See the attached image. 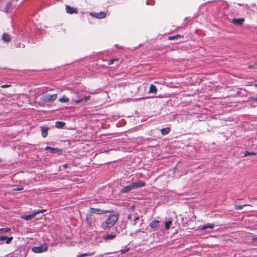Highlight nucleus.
<instances>
[{
	"mask_svg": "<svg viewBox=\"0 0 257 257\" xmlns=\"http://www.w3.org/2000/svg\"><path fill=\"white\" fill-rule=\"evenodd\" d=\"M118 218V217L117 214L109 215L105 220L101 223V227L104 229L110 228L115 224Z\"/></svg>",
	"mask_w": 257,
	"mask_h": 257,
	"instance_id": "nucleus-1",
	"label": "nucleus"
},
{
	"mask_svg": "<svg viewBox=\"0 0 257 257\" xmlns=\"http://www.w3.org/2000/svg\"><path fill=\"white\" fill-rule=\"evenodd\" d=\"M144 185V182L142 181H138L124 187L121 189L120 192L123 193H127L131 190L136 189L139 187H143Z\"/></svg>",
	"mask_w": 257,
	"mask_h": 257,
	"instance_id": "nucleus-2",
	"label": "nucleus"
},
{
	"mask_svg": "<svg viewBox=\"0 0 257 257\" xmlns=\"http://www.w3.org/2000/svg\"><path fill=\"white\" fill-rule=\"evenodd\" d=\"M48 245L46 243L41 244L39 246H34L32 247V250L37 253H42L46 251L48 249Z\"/></svg>",
	"mask_w": 257,
	"mask_h": 257,
	"instance_id": "nucleus-3",
	"label": "nucleus"
},
{
	"mask_svg": "<svg viewBox=\"0 0 257 257\" xmlns=\"http://www.w3.org/2000/svg\"><path fill=\"white\" fill-rule=\"evenodd\" d=\"M57 96V94H54L53 95H51L49 94H46L45 95H43L41 97V100L45 102H52L54 101L56 99Z\"/></svg>",
	"mask_w": 257,
	"mask_h": 257,
	"instance_id": "nucleus-4",
	"label": "nucleus"
},
{
	"mask_svg": "<svg viewBox=\"0 0 257 257\" xmlns=\"http://www.w3.org/2000/svg\"><path fill=\"white\" fill-rule=\"evenodd\" d=\"M65 10L66 12L69 14H77L78 13V10L77 8L71 7L68 5L66 6Z\"/></svg>",
	"mask_w": 257,
	"mask_h": 257,
	"instance_id": "nucleus-5",
	"label": "nucleus"
},
{
	"mask_svg": "<svg viewBox=\"0 0 257 257\" xmlns=\"http://www.w3.org/2000/svg\"><path fill=\"white\" fill-rule=\"evenodd\" d=\"M108 212V211L105 210H100L97 208H91L90 211L89 212L92 213V215H93V214L94 213L97 214H101L105 213Z\"/></svg>",
	"mask_w": 257,
	"mask_h": 257,
	"instance_id": "nucleus-6",
	"label": "nucleus"
},
{
	"mask_svg": "<svg viewBox=\"0 0 257 257\" xmlns=\"http://www.w3.org/2000/svg\"><path fill=\"white\" fill-rule=\"evenodd\" d=\"M90 15L97 19L104 18L106 16L105 13L102 12L98 13H90Z\"/></svg>",
	"mask_w": 257,
	"mask_h": 257,
	"instance_id": "nucleus-7",
	"label": "nucleus"
},
{
	"mask_svg": "<svg viewBox=\"0 0 257 257\" xmlns=\"http://www.w3.org/2000/svg\"><path fill=\"white\" fill-rule=\"evenodd\" d=\"M13 239V237L12 236H0V241H5L7 244L10 243Z\"/></svg>",
	"mask_w": 257,
	"mask_h": 257,
	"instance_id": "nucleus-8",
	"label": "nucleus"
},
{
	"mask_svg": "<svg viewBox=\"0 0 257 257\" xmlns=\"http://www.w3.org/2000/svg\"><path fill=\"white\" fill-rule=\"evenodd\" d=\"M244 22V19L238 18V19H233L231 22L236 25H241Z\"/></svg>",
	"mask_w": 257,
	"mask_h": 257,
	"instance_id": "nucleus-9",
	"label": "nucleus"
},
{
	"mask_svg": "<svg viewBox=\"0 0 257 257\" xmlns=\"http://www.w3.org/2000/svg\"><path fill=\"white\" fill-rule=\"evenodd\" d=\"M90 97V96H85L82 99L75 100L74 102L75 104H79L80 103H85L89 99Z\"/></svg>",
	"mask_w": 257,
	"mask_h": 257,
	"instance_id": "nucleus-10",
	"label": "nucleus"
},
{
	"mask_svg": "<svg viewBox=\"0 0 257 257\" xmlns=\"http://www.w3.org/2000/svg\"><path fill=\"white\" fill-rule=\"evenodd\" d=\"M48 127L45 126H41V131L43 137L45 138L48 135Z\"/></svg>",
	"mask_w": 257,
	"mask_h": 257,
	"instance_id": "nucleus-11",
	"label": "nucleus"
},
{
	"mask_svg": "<svg viewBox=\"0 0 257 257\" xmlns=\"http://www.w3.org/2000/svg\"><path fill=\"white\" fill-rule=\"evenodd\" d=\"M93 219H94V216L92 214V213L89 212L86 216V220L87 222L91 225Z\"/></svg>",
	"mask_w": 257,
	"mask_h": 257,
	"instance_id": "nucleus-12",
	"label": "nucleus"
},
{
	"mask_svg": "<svg viewBox=\"0 0 257 257\" xmlns=\"http://www.w3.org/2000/svg\"><path fill=\"white\" fill-rule=\"evenodd\" d=\"M116 235L115 234H108L103 236V239L105 241L108 240H112L115 237Z\"/></svg>",
	"mask_w": 257,
	"mask_h": 257,
	"instance_id": "nucleus-13",
	"label": "nucleus"
},
{
	"mask_svg": "<svg viewBox=\"0 0 257 257\" xmlns=\"http://www.w3.org/2000/svg\"><path fill=\"white\" fill-rule=\"evenodd\" d=\"M157 89L156 87L154 85L151 84L150 86L148 93L156 94L157 93Z\"/></svg>",
	"mask_w": 257,
	"mask_h": 257,
	"instance_id": "nucleus-14",
	"label": "nucleus"
},
{
	"mask_svg": "<svg viewBox=\"0 0 257 257\" xmlns=\"http://www.w3.org/2000/svg\"><path fill=\"white\" fill-rule=\"evenodd\" d=\"M159 221L157 220H153L150 223V226L152 228H156L159 225Z\"/></svg>",
	"mask_w": 257,
	"mask_h": 257,
	"instance_id": "nucleus-15",
	"label": "nucleus"
},
{
	"mask_svg": "<svg viewBox=\"0 0 257 257\" xmlns=\"http://www.w3.org/2000/svg\"><path fill=\"white\" fill-rule=\"evenodd\" d=\"M35 217V214H34V213H33L32 214H30V215H23L21 217H22V218H23L25 220H30L32 219L33 218H34Z\"/></svg>",
	"mask_w": 257,
	"mask_h": 257,
	"instance_id": "nucleus-16",
	"label": "nucleus"
},
{
	"mask_svg": "<svg viewBox=\"0 0 257 257\" xmlns=\"http://www.w3.org/2000/svg\"><path fill=\"white\" fill-rule=\"evenodd\" d=\"M2 39L6 42H9L11 40V37L8 34L5 33L2 36Z\"/></svg>",
	"mask_w": 257,
	"mask_h": 257,
	"instance_id": "nucleus-17",
	"label": "nucleus"
},
{
	"mask_svg": "<svg viewBox=\"0 0 257 257\" xmlns=\"http://www.w3.org/2000/svg\"><path fill=\"white\" fill-rule=\"evenodd\" d=\"M12 2H9L6 6V8H5L6 12L9 13V12H10V10L12 9Z\"/></svg>",
	"mask_w": 257,
	"mask_h": 257,
	"instance_id": "nucleus-18",
	"label": "nucleus"
},
{
	"mask_svg": "<svg viewBox=\"0 0 257 257\" xmlns=\"http://www.w3.org/2000/svg\"><path fill=\"white\" fill-rule=\"evenodd\" d=\"M214 227V225L213 224H209V225H203L200 228L201 230H206L208 228H209L210 229H212Z\"/></svg>",
	"mask_w": 257,
	"mask_h": 257,
	"instance_id": "nucleus-19",
	"label": "nucleus"
},
{
	"mask_svg": "<svg viewBox=\"0 0 257 257\" xmlns=\"http://www.w3.org/2000/svg\"><path fill=\"white\" fill-rule=\"evenodd\" d=\"M59 101L61 102H68L69 101V99L64 95L59 99Z\"/></svg>",
	"mask_w": 257,
	"mask_h": 257,
	"instance_id": "nucleus-20",
	"label": "nucleus"
},
{
	"mask_svg": "<svg viewBox=\"0 0 257 257\" xmlns=\"http://www.w3.org/2000/svg\"><path fill=\"white\" fill-rule=\"evenodd\" d=\"M64 125L65 123L62 121H57L55 124V126L57 128H62Z\"/></svg>",
	"mask_w": 257,
	"mask_h": 257,
	"instance_id": "nucleus-21",
	"label": "nucleus"
},
{
	"mask_svg": "<svg viewBox=\"0 0 257 257\" xmlns=\"http://www.w3.org/2000/svg\"><path fill=\"white\" fill-rule=\"evenodd\" d=\"M248 206H251V205H249V204H244V205H236L235 206V208L237 210H241L243 208V207Z\"/></svg>",
	"mask_w": 257,
	"mask_h": 257,
	"instance_id": "nucleus-22",
	"label": "nucleus"
},
{
	"mask_svg": "<svg viewBox=\"0 0 257 257\" xmlns=\"http://www.w3.org/2000/svg\"><path fill=\"white\" fill-rule=\"evenodd\" d=\"M172 223V220H170L165 223V227L166 229H168L170 227V225Z\"/></svg>",
	"mask_w": 257,
	"mask_h": 257,
	"instance_id": "nucleus-23",
	"label": "nucleus"
},
{
	"mask_svg": "<svg viewBox=\"0 0 257 257\" xmlns=\"http://www.w3.org/2000/svg\"><path fill=\"white\" fill-rule=\"evenodd\" d=\"M11 231V229L9 227L0 228V231H1L2 233H7L10 232Z\"/></svg>",
	"mask_w": 257,
	"mask_h": 257,
	"instance_id": "nucleus-24",
	"label": "nucleus"
},
{
	"mask_svg": "<svg viewBox=\"0 0 257 257\" xmlns=\"http://www.w3.org/2000/svg\"><path fill=\"white\" fill-rule=\"evenodd\" d=\"M169 128L168 127L164 128L161 130V132L163 135H167L169 132Z\"/></svg>",
	"mask_w": 257,
	"mask_h": 257,
	"instance_id": "nucleus-25",
	"label": "nucleus"
},
{
	"mask_svg": "<svg viewBox=\"0 0 257 257\" xmlns=\"http://www.w3.org/2000/svg\"><path fill=\"white\" fill-rule=\"evenodd\" d=\"M46 211V209H40L38 210L37 211H34L33 213L35 214V216H36L37 214H38L39 213H42L45 212Z\"/></svg>",
	"mask_w": 257,
	"mask_h": 257,
	"instance_id": "nucleus-26",
	"label": "nucleus"
},
{
	"mask_svg": "<svg viewBox=\"0 0 257 257\" xmlns=\"http://www.w3.org/2000/svg\"><path fill=\"white\" fill-rule=\"evenodd\" d=\"M256 155V153H255V152H248V151H246L244 153V156L245 157H247V156H250V155Z\"/></svg>",
	"mask_w": 257,
	"mask_h": 257,
	"instance_id": "nucleus-27",
	"label": "nucleus"
},
{
	"mask_svg": "<svg viewBox=\"0 0 257 257\" xmlns=\"http://www.w3.org/2000/svg\"><path fill=\"white\" fill-rule=\"evenodd\" d=\"M94 253H82L81 254H80V255H78L77 256V257H84V256H90L92 254H93Z\"/></svg>",
	"mask_w": 257,
	"mask_h": 257,
	"instance_id": "nucleus-28",
	"label": "nucleus"
},
{
	"mask_svg": "<svg viewBox=\"0 0 257 257\" xmlns=\"http://www.w3.org/2000/svg\"><path fill=\"white\" fill-rule=\"evenodd\" d=\"M139 219H140V217L139 216H135L132 224L134 225H135L137 223V221L139 220Z\"/></svg>",
	"mask_w": 257,
	"mask_h": 257,
	"instance_id": "nucleus-29",
	"label": "nucleus"
},
{
	"mask_svg": "<svg viewBox=\"0 0 257 257\" xmlns=\"http://www.w3.org/2000/svg\"><path fill=\"white\" fill-rule=\"evenodd\" d=\"M50 151L52 153H55V152H57V153L59 151V149L57 148H51Z\"/></svg>",
	"mask_w": 257,
	"mask_h": 257,
	"instance_id": "nucleus-30",
	"label": "nucleus"
},
{
	"mask_svg": "<svg viewBox=\"0 0 257 257\" xmlns=\"http://www.w3.org/2000/svg\"><path fill=\"white\" fill-rule=\"evenodd\" d=\"M180 35H177L175 36H171V37H169V39L170 40H174L175 39V38H178V37H180Z\"/></svg>",
	"mask_w": 257,
	"mask_h": 257,
	"instance_id": "nucleus-31",
	"label": "nucleus"
},
{
	"mask_svg": "<svg viewBox=\"0 0 257 257\" xmlns=\"http://www.w3.org/2000/svg\"><path fill=\"white\" fill-rule=\"evenodd\" d=\"M114 60H117V59H111V60H110L108 62V65H111L113 63V62Z\"/></svg>",
	"mask_w": 257,
	"mask_h": 257,
	"instance_id": "nucleus-32",
	"label": "nucleus"
},
{
	"mask_svg": "<svg viewBox=\"0 0 257 257\" xmlns=\"http://www.w3.org/2000/svg\"><path fill=\"white\" fill-rule=\"evenodd\" d=\"M11 85H8V84H4V85H1V87L2 88H7V87H10Z\"/></svg>",
	"mask_w": 257,
	"mask_h": 257,
	"instance_id": "nucleus-33",
	"label": "nucleus"
},
{
	"mask_svg": "<svg viewBox=\"0 0 257 257\" xmlns=\"http://www.w3.org/2000/svg\"><path fill=\"white\" fill-rule=\"evenodd\" d=\"M128 250V249H121L120 250V251L121 252V253H124L126 252Z\"/></svg>",
	"mask_w": 257,
	"mask_h": 257,
	"instance_id": "nucleus-34",
	"label": "nucleus"
},
{
	"mask_svg": "<svg viewBox=\"0 0 257 257\" xmlns=\"http://www.w3.org/2000/svg\"><path fill=\"white\" fill-rule=\"evenodd\" d=\"M250 100L257 102V97H250Z\"/></svg>",
	"mask_w": 257,
	"mask_h": 257,
	"instance_id": "nucleus-35",
	"label": "nucleus"
},
{
	"mask_svg": "<svg viewBox=\"0 0 257 257\" xmlns=\"http://www.w3.org/2000/svg\"><path fill=\"white\" fill-rule=\"evenodd\" d=\"M23 189V188H16L14 189V191H20Z\"/></svg>",
	"mask_w": 257,
	"mask_h": 257,
	"instance_id": "nucleus-36",
	"label": "nucleus"
},
{
	"mask_svg": "<svg viewBox=\"0 0 257 257\" xmlns=\"http://www.w3.org/2000/svg\"><path fill=\"white\" fill-rule=\"evenodd\" d=\"M252 240L253 242H257V236L256 237H253Z\"/></svg>",
	"mask_w": 257,
	"mask_h": 257,
	"instance_id": "nucleus-37",
	"label": "nucleus"
},
{
	"mask_svg": "<svg viewBox=\"0 0 257 257\" xmlns=\"http://www.w3.org/2000/svg\"><path fill=\"white\" fill-rule=\"evenodd\" d=\"M51 148L50 147H49V146H47L46 148H45V150H50L51 149Z\"/></svg>",
	"mask_w": 257,
	"mask_h": 257,
	"instance_id": "nucleus-38",
	"label": "nucleus"
},
{
	"mask_svg": "<svg viewBox=\"0 0 257 257\" xmlns=\"http://www.w3.org/2000/svg\"><path fill=\"white\" fill-rule=\"evenodd\" d=\"M63 167L64 168H66L67 167V164H64V165H63Z\"/></svg>",
	"mask_w": 257,
	"mask_h": 257,
	"instance_id": "nucleus-39",
	"label": "nucleus"
},
{
	"mask_svg": "<svg viewBox=\"0 0 257 257\" xmlns=\"http://www.w3.org/2000/svg\"><path fill=\"white\" fill-rule=\"evenodd\" d=\"M127 218L129 219H130L131 218V214L128 215Z\"/></svg>",
	"mask_w": 257,
	"mask_h": 257,
	"instance_id": "nucleus-40",
	"label": "nucleus"
},
{
	"mask_svg": "<svg viewBox=\"0 0 257 257\" xmlns=\"http://www.w3.org/2000/svg\"><path fill=\"white\" fill-rule=\"evenodd\" d=\"M24 44H22V45H20V47H22V48H24Z\"/></svg>",
	"mask_w": 257,
	"mask_h": 257,
	"instance_id": "nucleus-41",
	"label": "nucleus"
},
{
	"mask_svg": "<svg viewBox=\"0 0 257 257\" xmlns=\"http://www.w3.org/2000/svg\"><path fill=\"white\" fill-rule=\"evenodd\" d=\"M254 86L256 87H257V84H254Z\"/></svg>",
	"mask_w": 257,
	"mask_h": 257,
	"instance_id": "nucleus-42",
	"label": "nucleus"
}]
</instances>
